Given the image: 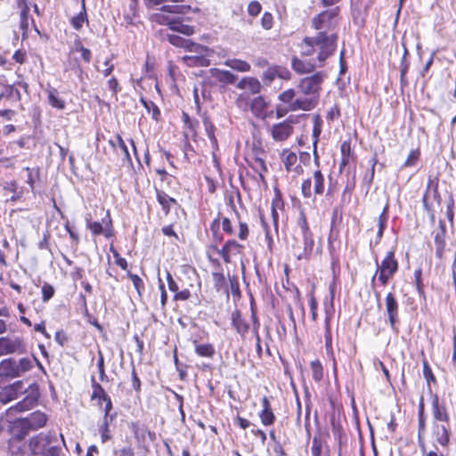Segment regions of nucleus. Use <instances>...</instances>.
Listing matches in <instances>:
<instances>
[{
    "mask_svg": "<svg viewBox=\"0 0 456 456\" xmlns=\"http://www.w3.org/2000/svg\"><path fill=\"white\" fill-rule=\"evenodd\" d=\"M171 30L185 36H191L195 32V29L192 26L183 24L178 20H175V23H173Z\"/></svg>",
    "mask_w": 456,
    "mask_h": 456,
    "instance_id": "obj_35",
    "label": "nucleus"
},
{
    "mask_svg": "<svg viewBox=\"0 0 456 456\" xmlns=\"http://www.w3.org/2000/svg\"><path fill=\"white\" fill-rule=\"evenodd\" d=\"M196 352L201 356H210L213 354V348L210 345H198Z\"/></svg>",
    "mask_w": 456,
    "mask_h": 456,
    "instance_id": "obj_59",
    "label": "nucleus"
},
{
    "mask_svg": "<svg viewBox=\"0 0 456 456\" xmlns=\"http://www.w3.org/2000/svg\"><path fill=\"white\" fill-rule=\"evenodd\" d=\"M312 454L313 456H329L330 449L326 447L325 451L322 452V442L320 436H314L312 444Z\"/></svg>",
    "mask_w": 456,
    "mask_h": 456,
    "instance_id": "obj_31",
    "label": "nucleus"
},
{
    "mask_svg": "<svg viewBox=\"0 0 456 456\" xmlns=\"http://www.w3.org/2000/svg\"><path fill=\"white\" fill-rule=\"evenodd\" d=\"M108 220H102L105 227L99 222H91L87 224L88 229L94 234L99 235L103 233L106 237L110 236V226L111 224V220L110 219L109 214H107Z\"/></svg>",
    "mask_w": 456,
    "mask_h": 456,
    "instance_id": "obj_23",
    "label": "nucleus"
},
{
    "mask_svg": "<svg viewBox=\"0 0 456 456\" xmlns=\"http://www.w3.org/2000/svg\"><path fill=\"white\" fill-rule=\"evenodd\" d=\"M94 391L92 399L102 400L105 403L104 411L108 413L111 409V401L110 396L105 393L103 388L99 384H94Z\"/></svg>",
    "mask_w": 456,
    "mask_h": 456,
    "instance_id": "obj_24",
    "label": "nucleus"
},
{
    "mask_svg": "<svg viewBox=\"0 0 456 456\" xmlns=\"http://www.w3.org/2000/svg\"><path fill=\"white\" fill-rule=\"evenodd\" d=\"M129 278L131 279L135 289L141 294V289L143 287L142 280L136 274L129 273Z\"/></svg>",
    "mask_w": 456,
    "mask_h": 456,
    "instance_id": "obj_63",
    "label": "nucleus"
},
{
    "mask_svg": "<svg viewBox=\"0 0 456 456\" xmlns=\"http://www.w3.org/2000/svg\"><path fill=\"white\" fill-rule=\"evenodd\" d=\"M23 387L24 384L20 380L16 381L8 387H5L0 391V402L3 404L8 403L12 400L17 399L20 395L26 393L28 395L21 402L17 403L16 409L20 411L30 409L36 404L38 399V387L36 384L30 385L28 389H24Z\"/></svg>",
    "mask_w": 456,
    "mask_h": 456,
    "instance_id": "obj_1",
    "label": "nucleus"
},
{
    "mask_svg": "<svg viewBox=\"0 0 456 456\" xmlns=\"http://www.w3.org/2000/svg\"><path fill=\"white\" fill-rule=\"evenodd\" d=\"M210 72L214 82H220L223 85L228 82V72L218 69H212Z\"/></svg>",
    "mask_w": 456,
    "mask_h": 456,
    "instance_id": "obj_47",
    "label": "nucleus"
},
{
    "mask_svg": "<svg viewBox=\"0 0 456 456\" xmlns=\"http://www.w3.org/2000/svg\"><path fill=\"white\" fill-rule=\"evenodd\" d=\"M58 91L54 88H50L47 90V98L48 102L53 108H56L58 110H63L65 108V102L59 98Z\"/></svg>",
    "mask_w": 456,
    "mask_h": 456,
    "instance_id": "obj_30",
    "label": "nucleus"
},
{
    "mask_svg": "<svg viewBox=\"0 0 456 456\" xmlns=\"http://www.w3.org/2000/svg\"><path fill=\"white\" fill-rule=\"evenodd\" d=\"M254 169L257 171L259 173L260 177L264 179L263 172L267 171L265 160L260 158H256Z\"/></svg>",
    "mask_w": 456,
    "mask_h": 456,
    "instance_id": "obj_61",
    "label": "nucleus"
},
{
    "mask_svg": "<svg viewBox=\"0 0 456 456\" xmlns=\"http://www.w3.org/2000/svg\"><path fill=\"white\" fill-rule=\"evenodd\" d=\"M238 86L241 89H247L252 94H257L261 89L260 82L255 77H246L241 79L239 82Z\"/></svg>",
    "mask_w": 456,
    "mask_h": 456,
    "instance_id": "obj_27",
    "label": "nucleus"
},
{
    "mask_svg": "<svg viewBox=\"0 0 456 456\" xmlns=\"http://www.w3.org/2000/svg\"><path fill=\"white\" fill-rule=\"evenodd\" d=\"M351 14L354 24L358 28H362L365 26L366 20L362 10L360 8H353Z\"/></svg>",
    "mask_w": 456,
    "mask_h": 456,
    "instance_id": "obj_41",
    "label": "nucleus"
},
{
    "mask_svg": "<svg viewBox=\"0 0 456 456\" xmlns=\"http://www.w3.org/2000/svg\"><path fill=\"white\" fill-rule=\"evenodd\" d=\"M26 352L24 341L20 338H0V355L23 354Z\"/></svg>",
    "mask_w": 456,
    "mask_h": 456,
    "instance_id": "obj_9",
    "label": "nucleus"
},
{
    "mask_svg": "<svg viewBox=\"0 0 456 456\" xmlns=\"http://www.w3.org/2000/svg\"><path fill=\"white\" fill-rule=\"evenodd\" d=\"M388 211H389V201L388 200H387V203L381 212V214L379 215V218H378V226H379V229H383V230H386L387 228V223L388 221Z\"/></svg>",
    "mask_w": 456,
    "mask_h": 456,
    "instance_id": "obj_48",
    "label": "nucleus"
},
{
    "mask_svg": "<svg viewBox=\"0 0 456 456\" xmlns=\"http://www.w3.org/2000/svg\"><path fill=\"white\" fill-rule=\"evenodd\" d=\"M284 205L282 195L278 187L274 188V197L272 200L271 208H282Z\"/></svg>",
    "mask_w": 456,
    "mask_h": 456,
    "instance_id": "obj_53",
    "label": "nucleus"
},
{
    "mask_svg": "<svg viewBox=\"0 0 456 456\" xmlns=\"http://www.w3.org/2000/svg\"><path fill=\"white\" fill-rule=\"evenodd\" d=\"M117 142H118V147L122 151L125 159L127 161H131V158H130V154H129L128 149H127L125 142L123 141V139L121 138V136L119 134L117 135Z\"/></svg>",
    "mask_w": 456,
    "mask_h": 456,
    "instance_id": "obj_62",
    "label": "nucleus"
},
{
    "mask_svg": "<svg viewBox=\"0 0 456 456\" xmlns=\"http://www.w3.org/2000/svg\"><path fill=\"white\" fill-rule=\"evenodd\" d=\"M324 338H325V351L328 356L331 357L333 360V369L334 372L337 371V363L334 356L333 346H332V335H331V327L324 326Z\"/></svg>",
    "mask_w": 456,
    "mask_h": 456,
    "instance_id": "obj_26",
    "label": "nucleus"
},
{
    "mask_svg": "<svg viewBox=\"0 0 456 456\" xmlns=\"http://www.w3.org/2000/svg\"><path fill=\"white\" fill-rule=\"evenodd\" d=\"M374 260L377 265V269L370 281L372 287L375 285V281L379 271L387 273V274L395 275L399 268V264L395 258V250L393 249L387 253L385 258L380 263L379 262L377 256H375Z\"/></svg>",
    "mask_w": 456,
    "mask_h": 456,
    "instance_id": "obj_7",
    "label": "nucleus"
},
{
    "mask_svg": "<svg viewBox=\"0 0 456 456\" xmlns=\"http://www.w3.org/2000/svg\"><path fill=\"white\" fill-rule=\"evenodd\" d=\"M273 17L272 13L265 12L261 18V26L265 29H270L273 27Z\"/></svg>",
    "mask_w": 456,
    "mask_h": 456,
    "instance_id": "obj_55",
    "label": "nucleus"
},
{
    "mask_svg": "<svg viewBox=\"0 0 456 456\" xmlns=\"http://www.w3.org/2000/svg\"><path fill=\"white\" fill-rule=\"evenodd\" d=\"M323 121L319 114H315L313 118V144L314 162L319 165V156L317 154V143L322 131Z\"/></svg>",
    "mask_w": 456,
    "mask_h": 456,
    "instance_id": "obj_15",
    "label": "nucleus"
},
{
    "mask_svg": "<svg viewBox=\"0 0 456 456\" xmlns=\"http://www.w3.org/2000/svg\"><path fill=\"white\" fill-rule=\"evenodd\" d=\"M56 438L53 437L49 433H41L30 439L29 448L34 454H39L56 443Z\"/></svg>",
    "mask_w": 456,
    "mask_h": 456,
    "instance_id": "obj_11",
    "label": "nucleus"
},
{
    "mask_svg": "<svg viewBox=\"0 0 456 456\" xmlns=\"http://www.w3.org/2000/svg\"><path fill=\"white\" fill-rule=\"evenodd\" d=\"M385 302L386 312L388 317L390 327L393 331L398 332L397 324L399 323V304L394 293H387Z\"/></svg>",
    "mask_w": 456,
    "mask_h": 456,
    "instance_id": "obj_8",
    "label": "nucleus"
},
{
    "mask_svg": "<svg viewBox=\"0 0 456 456\" xmlns=\"http://www.w3.org/2000/svg\"><path fill=\"white\" fill-rule=\"evenodd\" d=\"M230 69L240 72H247L250 69V65L246 61L232 59L230 60Z\"/></svg>",
    "mask_w": 456,
    "mask_h": 456,
    "instance_id": "obj_44",
    "label": "nucleus"
},
{
    "mask_svg": "<svg viewBox=\"0 0 456 456\" xmlns=\"http://www.w3.org/2000/svg\"><path fill=\"white\" fill-rule=\"evenodd\" d=\"M191 9L190 6H175V5H164L160 8L159 12H169V13H185V10Z\"/></svg>",
    "mask_w": 456,
    "mask_h": 456,
    "instance_id": "obj_51",
    "label": "nucleus"
},
{
    "mask_svg": "<svg viewBox=\"0 0 456 456\" xmlns=\"http://www.w3.org/2000/svg\"><path fill=\"white\" fill-rule=\"evenodd\" d=\"M375 175V169L373 167H370V169L364 175L362 178V183L364 185L367 186V191L370 189V186L373 183Z\"/></svg>",
    "mask_w": 456,
    "mask_h": 456,
    "instance_id": "obj_58",
    "label": "nucleus"
},
{
    "mask_svg": "<svg viewBox=\"0 0 456 456\" xmlns=\"http://www.w3.org/2000/svg\"><path fill=\"white\" fill-rule=\"evenodd\" d=\"M403 54L401 59V61H400V70L409 71L410 64H411L410 61L407 58L409 55V51L404 43H403Z\"/></svg>",
    "mask_w": 456,
    "mask_h": 456,
    "instance_id": "obj_54",
    "label": "nucleus"
},
{
    "mask_svg": "<svg viewBox=\"0 0 456 456\" xmlns=\"http://www.w3.org/2000/svg\"><path fill=\"white\" fill-rule=\"evenodd\" d=\"M208 49L207 48L206 52L191 53V54L183 56L182 60L187 66L190 67H205L209 64V61L208 59Z\"/></svg>",
    "mask_w": 456,
    "mask_h": 456,
    "instance_id": "obj_14",
    "label": "nucleus"
},
{
    "mask_svg": "<svg viewBox=\"0 0 456 456\" xmlns=\"http://www.w3.org/2000/svg\"><path fill=\"white\" fill-rule=\"evenodd\" d=\"M276 77L289 80L291 78V72L286 67L273 65L263 72L261 79L265 86H270Z\"/></svg>",
    "mask_w": 456,
    "mask_h": 456,
    "instance_id": "obj_10",
    "label": "nucleus"
},
{
    "mask_svg": "<svg viewBox=\"0 0 456 456\" xmlns=\"http://www.w3.org/2000/svg\"><path fill=\"white\" fill-rule=\"evenodd\" d=\"M414 283L416 286L419 297L426 300V293L424 290V284L422 281V269L419 267L414 271Z\"/></svg>",
    "mask_w": 456,
    "mask_h": 456,
    "instance_id": "obj_34",
    "label": "nucleus"
},
{
    "mask_svg": "<svg viewBox=\"0 0 456 456\" xmlns=\"http://www.w3.org/2000/svg\"><path fill=\"white\" fill-rule=\"evenodd\" d=\"M85 21H87L86 8H82V11L70 20L72 27L77 30L83 27Z\"/></svg>",
    "mask_w": 456,
    "mask_h": 456,
    "instance_id": "obj_43",
    "label": "nucleus"
},
{
    "mask_svg": "<svg viewBox=\"0 0 456 456\" xmlns=\"http://www.w3.org/2000/svg\"><path fill=\"white\" fill-rule=\"evenodd\" d=\"M311 370L313 379L315 382H320L323 379V367L322 362L319 360H314L311 362Z\"/></svg>",
    "mask_w": 456,
    "mask_h": 456,
    "instance_id": "obj_37",
    "label": "nucleus"
},
{
    "mask_svg": "<svg viewBox=\"0 0 456 456\" xmlns=\"http://www.w3.org/2000/svg\"><path fill=\"white\" fill-rule=\"evenodd\" d=\"M262 407L263 409L259 413L261 422L264 426H270L273 423L275 417L266 396L262 399Z\"/></svg>",
    "mask_w": 456,
    "mask_h": 456,
    "instance_id": "obj_20",
    "label": "nucleus"
},
{
    "mask_svg": "<svg viewBox=\"0 0 456 456\" xmlns=\"http://www.w3.org/2000/svg\"><path fill=\"white\" fill-rule=\"evenodd\" d=\"M445 236L446 233L436 232L434 237V243L436 247V257L442 260L445 251Z\"/></svg>",
    "mask_w": 456,
    "mask_h": 456,
    "instance_id": "obj_28",
    "label": "nucleus"
},
{
    "mask_svg": "<svg viewBox=\"0 0 456 456\" xmlns=\"http://www.w3.org/2000/svg\"><path fill=\"white\" fill-rule=\"evenodd\" d=\"M151 20L160 25H167L170 29L172 28L173 23L175 21V19H171L169 16L162 12H156L151 14Z\"/></svg>",
    "mask_w": 456,
    "mask_h": 456,
    "instance_id": "obj_38",
    "label": "nucleus"
},
{
    "mask_svg": "<svg viewBox=\"0 0 456 456\" xmlns=\"http://www.w3.org/2000/svg\"><path fill=\"white\" fill-rule=\"evenodd\" d=\"M293 132V126H290L287 123L281 122L275 124L272 128V135L275 141L286 140Z\"/></svg>",
    "mask_w": 456,
    "mask_h": 456,
    "instance_id": "obj_19",
    "label": "nucleus"
},
{
    "mask_svg": "<svg viewBox=\"0 0 456 456\" xmlns=\"http://www.w3.org/2000/svg\"><path fill=\"white\" fill-rule=\"evenodd\" d=\"M215 255L222 256L225 263H228V241L224 244L222 249H219L216 246L211 248L209 251V257L212 259Z\"/></svg>",
    "mask_w": 456,
    "mask_h": 456,
    "instance_id": "obj_45",
    "label": "nucleus"
},
{
    "mask_svg": "<svg viewBox=\"0 0 456 456\" xmlns=\"http://www.w3.org/2000/svg\"><path fill=\"white\" fill-rule=\"evenodd\" d=\"M46 415L40 411L34 412L29 419V428H43L46 425Z\"/></svg>",
    "mask_w": 456,
    "mask_h": 456,
    "instance_id": "obj_33",
    "label": "nucleus"
},
{
    "mask_svg": "<svg viewBox=\"0 0 456 456\" xmlns=\"http://www.w3.org/2000/svg\"><path fill=\"white\" fill-rule=\"evenodd\" d=\"M430 200L436 201L437 205H441L442 197L438 191V181H435L429 177L422 198V202L424 209L428 213L431 220L434 221L435 209Z\"/></svg>",
    "mask_w": 456,
    "mask_h": 456,
    "instance_id": "obj_6",
    "label": "nucleus"
},
{
    "mask_svg": "<svg viewBox=\"0 0 456 456\" xmlns=\"http://www.w3.org/2000/svg\"><path fill=\"white\" fill-rule=\"evenodd\" d=\"M338 40L337 33L329 35L327 31H319L314 36V39H307L309 44H315V47L319 48L317 61L321 63L320 67H322L325 61L335 54Z\"/></svg>",
    "mask_w": 456,
    "mask_h": 456,
    "instance_id": "obj_2",
    "label": "nucleus"
},
{
    "mask_svg": "<svg viewBox=\"0 0 456 456\" xmlns=\"http://www.w3.org/2000/svg\"><path fill=\"white\" fill-rule=\"evenodd\" d=\"M419 157L420 151L419 149L411 150L401 168L414 167L417 164Z\"/></svg>",
    "mask_w": 456,
    "mask_h": 456,
    "instance_id": "obj_42",
    "label": "nucleus"
},
{
    "mask_svg": "<svg viewBox=\"0 0 456 456\" xmlns=\"http://www.w3.org/2000/svg\"><path fill=\"white\" fill-rule=\"evenodd\" d=\"M291 68L298 75L309 74L314 71L315 64L303 61L297 56L291 58Z\"/></svg>",
    "mask_w": 456,
    "mask_h": 456,
    "instance_id": "obj_18",
    "label": "nucleus"
},
{
    "mask_svg": "<svg viewBox=\"0 0 456 456\" xmlns=\"http://www.w3.org/2000/svg\"><path fill=\"white\" fill-rule=\"evenodd\" d=\"M307 39H314V37H305L302 40L301 47L302 52L301 54L303 56H311L314 54L315 49V44H309Z\"/></svg>",
    "mask_w": 456,
    "mask_h": 456,
    "instance_id": "obj_46",
    "label": "nucleus"
},
{
    "mask_svg": "<svg viewBox=\"0 0 456 456\" xmlns=\"http://www.w3.org/2000/svg\"><path fill=\"white\" fill-rule=\"evenodd\" d=\"M341 157L350 158L354 155L350 141H345L340 145Z\"/></svg>",
    "mask_w": 456,
    "mask_h": 456,
    "instance_id": "obj_60",
    "label": "nucleus"
},
{
    "mask_svg": "<svg viewBox=\"0 0 456 456\" xmlns=\"http://www.w3.org/2000/svg\"><path fill=\"white\" fill-rule=\"evenodd\" d=\"M423 376L428 383V386L429 387L430 394L433 395L430 388V384L436 383V379L427 359L423 360Z\"/></svg>",
    "mask_w": 456,
    "mask_h": 456,
    "instance_id": "obj_39",
    "label": "nucleus"
},
{
    "mask_svg": "<svg viewBox=\"0 0 456 456\" xmlns=\"http://www.w3.org/2000/svg\"><path fill=\"white\" fill-rule=\"evenodd\" d=\"M296 96V91L293 88H289L288 90H285L281 94H279L278 99L283 103H289L293 102V99Z\"/></svg>",
    "mask_w": 456,
    "mask_h": 456,
    "instance_id": "obj_50",
    "label": "nucleus"
},
{
    "mask_svg": "<svg viewBox=\"0 0 456 456\" xmlns=\"http://www.w3.org/2000/svg\"><path fill=\"white\" fill-rule=\"evenodd\" d=\"M336 291L335 281L331 282L329 286L330 297H326L323 302V308L325 314L324 326H330V322L335 312L334 308V297Z\"/></svg>",
    "mask_w": 456,
    "mask_h": 456,
    "instance_id": "obj_13",
    "label": "nucleus"
},
{
    "mask_svg": "<svg viewBox=\"0 0 456 456\" xmlns=\"http://www.w3.org/2000/svg\"><path fill=\"white\" fill-rule=\"evenodd\" d=\"M33 367V361L28 357L15 361L5 359L0 362V376L7 378H18L30 370Z\"/></svg>",
    "mask_w": 456,
    "mask_h": 456,
    "instance_id": "obj_3",
    "label": "nucleus"
},
{
    "mask_svg": "<svg viewBox=\"0 0 456 456\" xmlns=\"http://www.w3.org/2000/svg\"><path fill=\"white\" fill-rule=\"evenodd\" d=\"M328 249L331 259V265L334 267L336 265H338L339 258L338 256L335 253V248L334 245L330 240V236L329 237L328 240Z\"/></svg>",
    "mask_w": 456,
    "mask_h": 456,
    "instance_id": "obj_56",
    "label": "nucleus"
},
{
    "mask_svg": "<svg viewBox=\"0 0 456 456\" xmlns=\"http://www.w3.org/2000/svg\"><path fill=\"white\" fill-rule=\"evenodd\" d=\"M262 10V6L257 1H252L248 6V12L249 15L255 17L257 16Z\"/></svg>",
    "mask_w": 456,
    "mask_h": 456,
    "instance_id": "obj_57",
    "label": "nucleus"
},
{
    "mask_svg": "<svg viewBox=\"0 0 456 456\" xmlns=\"http://www.w3.org/2000/svg\"><path fill=\"white\" fill-rule=\"evenodd\" d=\"M167 40L173 45L185 48L190 53H202L207 51V47L184 39L177 35H167Z\"/></svg>",
    "mask_w": 456,
    "mask_h": 456,
    "instance_id": "obj_12",
    "label": "nucleus"
},
{
    "mask_svg": "<svg viewBox=\"0 0 456 456\" xmlns=\"http://www.w3.org/2000/svg\"><path fill=\"white\" fill-rule=\"evenodd\" d=\"M326 77L324 71H317L314 74L301 78L298 82L297 87L303 94L317 100L319 102L320 92L322 90V84Z\"/></svg>",
    "mask_w": 456,
    "mask_h": 456,
    "instance_id": "obj_4",
    "label": "nucleus"
},
{
    "mask_svg": "<svg viewBox=\"0 0 456 456\" xmlns=\"http://www.w3.org/2000/svg\"><path fill=\"white\" fill-rule=\"evenodd\" d=\"M303 238V251L297 256V260H309L314 251V240L312 232L302 234Z\"/></svg>",
    "mask_w": 456,
    "mask_h": 456,
    "instance_id": "obj_16",
    "label": "nucleus"
},
{
    "mask_svg": "<svg viewBox=\"0 0 456 456\" xmlns=\"http://www.w3.org/2000/svg\"><path fill=\"white\" fill-rule=\"evenodd\" d=\"M432 412L434 419L440 421H447L448 414L444 405L439 403V397L436 394L432 395Z\"/></svg>",
    "mask_w": 456,
    "mask_h": 456,
    "instance_id": "obj_22",
    "label": "nucleus"
},
{
    "mask_svg": "<svg viewBox=\"0 0 456 456\" xmlns=\"http://www.w3.org/2000/svg\"><path fill=\"white\" fill-rule=\"evenodd\" d=\"M42 293H43V300L48 301L54 293V289L52 286L45 284L42 288Z\"/></svg>",
    "mask_w": 456,
    "mask_h": 456,
    "instance_id": "obj_64",
    "label": "nucleus"
},
{
    "mask_svg": "<svg viewBox=\"0 0 456 456\" xmlns=\"http://www.w3.org/2000/svg\"><path fill=\"white\" fill-rule=\"evenodd\" d=\"M267 105L262 96H257L251 101L250 110L256 118H265L267 117Z\"/></svg>",
    "mask_w": 456,
    "mask_h": 456,
    "instance_id": "obj_21",
    "label": "nucleus"
},
{
    "mask_svg": "<svg viewBox=\"0 0 456 456\" xmlns=\"http://www.w3.org/2000/svg\"><path fill=\"white\" fill-rule=\"evenodd\" d=\"M232 324L236 329L237 332L244 336L248 330V323L241 318L240 313L236 311L232 314Z\"/></svg>",
    "mask_w": 456,
    "mask_h": 456,
    "instance_id": "obj_25",
    "label": "nucleus"
},
{
    "mask_svg": "<svg viewBox=\"0 0 456 456\" xmlns=\"http://www.w3.org/2000/svg\"><path fill=\"white\" fill-rule=\"evenodd\" d=\"M339 6L326 9L312 19L311 27L318 30V32L335 29L338 26V22L334 21V20L339 15Z\"/></svg>",
    "mask_w": 456,
    "mask_h": 456,
    "instance_id": "obj_5",
    "label": "nucleus"
},
{
    "mask_svg": "<svg viewBox=\"0 0 456 456\" xmlns=\"http://www.w3.org/2000/svg\"><path fill=\"white\" fill-rule=\"evenodd\" d=\"M318 105L317 100L312 99L310 97L306 98H297L293 102H290L289 105V110L290 111H297V110H312Z\"/></svg>",
    "mask_w": 456,
    "mask_h": 456,
    "instance_id": "obj_17",
    "label": "nucleus"
},
{
    "mask_svg": "<svg viewBox=\"0 0 456 456\" xmlns=\"http://www.w3.org/2000/svg\"><path fill=\"white\" fill-rule=\"evenodd\" d=\"M11 431H15L12 433V437L9 440V447L11 450H20V444L24 439V437L27 436L26 429H10Z\"/></svg>",
    "mask_w": 456,
    "mask_h": 456,
    "instance_id": "obj_29",
    "label": "nucleus"
},
{
    "mask_svg": "<svg viewBox=\"0 0 456 456\" xmlns=\"http://www.w3.org/2000/svg\"><path fill=\"white\" fill-rule=\"evenodd\" d=\"M297 225L300 228L302 234L312 232L307 221L305 209L301 207L299 208V216L297 219Z\"/></svg>",
    "mask_w": 456,
    "mask_h": 456,
    "instance_id": "obj_36",
    "label": "nucleus"
},
{
    "mask_svg": "<svg viewBox=\"0 0 456 456\" xmlns=\"http://www.w3.org/2000/svg\"><path fill=\"white\" fill-rule=\"evenodd\" d=\"M301 192L304 198L309 199L312 197V179L306 178L303 180L301 184Z\"/></svg>",
    "mask_w": 456,
    "mask_h": 456,
    "instance_id": "obj_52",
    "label": "nucleus"
},
{
    "mask_svg": "<svg viewBox=\"0 0 456 456\" xmlns=\"http://www.w3.org/2000/svg\"><path fill=\"white\" fill-rule=\"evenodd\" d=\"M308 297H309V306H310V310H311L312 319H313V321H316V319H317L318 302H317V300H316V298L314 297V289H312L309 292Z\"/></svg>",
    "mask_w": 456,
    "mask_h": 456,
    "instance_id": "obj_49",
    "label": "nucleus"
},
{
    "mask_svg": "<svg viewBox=\"0 0 456 456\" xmlns=\"http://www.w3.org/2000/svg\"><path fill=\"white\" fill-rule=\"evenodd\" d=\"M314 192L316 195H322L324 192V176L321 170H315L314 172Z\"/></svg>",
    "mask_w": 456,
    "mask_h": 456,
    "instance_id": "obj_32",
    "label": "nucleus"
},
{
    "mask_svg": "<svg viewBox=\"0 0 456 456\" xmlns=\"http://www.w3.org/2000/svg\"><path fill=\"white\" fill-rule=\"evenodd\" d=\"M158 201L162 206L166 214L168 213L171 205L176 203L175 199L169 197L167 194L164 192H158Z\"/></svg>",
    "mask_w": 456,
    "mask_h": 456,
    "instance_id": "obj_40",
    "label": "nucleus"
}]
</instances>
